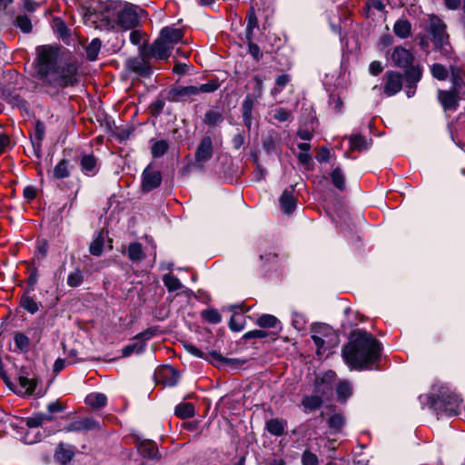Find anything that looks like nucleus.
I'll list each match as a JSON object with an SVG mask.
<instances>
[{"label":"nucleus","instance_id":"2","mask_svg":"<svg viewBox=\"0 0 465 465\" xmlns=\"http://www.w3.org/2000/svg\"><path fill=\"white\" fill-rule=\"evenodd\" d=\"M341 354L351 370L370 369L380 358L381 345L369 332L356 330L351 333Z\"/></svg>","mask_w":465,"mask_h":465},{"label":"nucleus","instance_id":"47","mask_svg":"<svg viewBox=\"0 0 465 465\" xmlns=\"http://www.w3.org/2000/svg\"><path fill=\"white\" fill-rule=\"evenodd\" d=\"M16 25L20 28V30L25 34H28L32 31V22L31 19L24 15H17L16 19Z\"/></svg>","mask_w":465,"mask_h":465},{"label":"nucleus","instance_id":"25","mask_svg":"<svg viewBox=\"0 0 465 465\" xmlns=\"http://www.w3.org/2000/svg\"><path fill=\"white\" fill-rule=\"evenodd\" d=\"M127 256L133 262H140L145 258L143 245L140 242H131L127 247Z\"/></svg>","mask_w":465,"mask_h":465},{"label":"nucleus","instance_id":"62","mask_svg":"<svg viewBox=\"0 0 465 465\" xmlns=\"http://www.w3.org/2000/svg\"><path fill=\"white\" fill-rule=\"evenodd\" d=\"M316 159L320 163L328 162L330 159V151L325 147L321 148L316 155Z\"/></svg>","mask_w":465,"mask_h":465},{"label":"nucleus","instance_id":"10","mask_svg":"<svg viewBox=\"0 0 465 465\" xmlns=\"http://www.w3.org/2000/svg\"><path fill=\"white\" fill-rule=\"evenodd\" d=\"M143 191H152L160 186L162 183V174L159 171L153 170L151 165L147 166L142 174Z\"/></svg>","mask_w":465,"mask_h":465},{"label":"nucleus","instance_id":"4","mask_svg":"<svg viewBox=\"0 0 465 465\" xmlns=\"http://www.w3.org/2000/svg\"><path fill=\"white\" fill-rule=\"evenodd\" d=\"M430 33L432 35V41L444 55L451 53L452 47L450 44L449 35L446 32L445 23L436 15H430L429 20Z\"/></svg>","mask_w":465,"mask_h":465},{"label":"nucleus","instance_id":"22","mask_svg":"<svg viewBox=\"0 0 465 465\" xmlns=\"http://www.w3.org/2000/svg\"><path fill=\"white\" fill-rule=\"evenodd\" d=\"M73 165L67 159H62L57 163L53 170V177L57 180L64 179L70 176Z\"/></svg>","mask_w":465,"mask_h":465},{"label":"nucleus","instance_id":"46","mask_svg":"<svg viewBox=\"0 0 465 465\" xmlns=\"http://www.w3.org/2000/svg\"><path fill=\"white\" fill-rule=\"evenodd\" d=\"M203 318L210 323L217 324L222 322V316L217 310L208 309L202 312Z\"/></svg>","mask_w":465,"mask_h":465},{"label":"nucleus","instance_id":"29","mask_svg":"<svg viewBox=\"0 0 465 465\" xmlns=\"http://www.w3.org/2000/svg\"><path fill=\"white\" fill-rule=\"evenodd\" d=\"M430 74L439 81H445L450 74V68L447 69L443 64L435 63L430 67Z\"/></svg>","mask_w":465,"mask_h":465},{"label":"nucleus","instance_id":"45","mask_svg":"<svg viewBox=\"0 0 465 465\" xmlns=\"http://www.w3.org/2000/svg\"><path fill=\"white\" fill-rule=\"evenodd\" d=\"M277 322L278 319L271 314H262L257 320V324L262 328H273Z\"/></svg>","mask_w":465,"mask_h":465},{"label":"nucleus","instance_id":"40","mask_svg":"<svg viewBox=\"0 0 465 465\" xmlns=\"http://www.w3.org/2000/svg\"><path fill=\"white\" fill-rule=\"evenodd\" d=\"M14 341L18 350H20L21 351H28L30 347V339L26 335H25L22 332H16L15 334Z\"/></svg>","mask_w":465,"mask_h":465},{"label":"nucleus","instance_id":"37","mask_svg":"<svg viewBox=\"0 0 465 465\" xmlns=\"http://www.w3.org/2000/svg\"><path fill=\"white\" fill-rule=\"evenodd\" d=\"M336 392L339 400L346 401L352 392L351 384L346 381L341 382L336 389Z\"/></svg>","mask_w":465,"mask_h":465},{"label":"nucleus","instance_id":"61","mask_svg":"<svg viewBox=\"0 0 465 465\" xmlns=\"http://www.w3.org/2000/svg\"><path fill=\"white\" fill-rule=\"evenodd\" d=\"M64 410V407L59 401H52L47 405V411L50 413L61 412Z\"/></svg>","mask_w":465,"mask_h":465},{"label":"nucleus","instance_id":"24","mask_svg":"<svg viewBox=\"0 0 465 465\" xmlns=\"http://www.w3.org/2000/svg\"><path fill=\"white\" fill-rule=\"evenodd\" d=\"M169 142L167 140H150L151 153L153 158H160L166 153L169 149Z\"/></svg>","mask_w":465,"mask_h":465},{"label":"nucleus","instance_id":"56","mask_svg":"<svg viewBox=\"0 0 465 465\" xmlns=\"http://www.w3.org/2000/svg\"><path fill=\"white\" fill-rule=\"evenodd\" d=\"M211 356L217 361L219 362H224V363H238L240 362L239 360L237 359H229V358H225L223 357L221 353L213 351L212 352H210Z\"/></svg>","mask_w":465,"mask_h":465},{"label":"nucleus","instance_id":"23","mask_svg":"<svg viewBox=\"0 0 465 465\" xmlns=\"http://www.w3.org/2000/svg\"><path fill=\"white\" fill-rule=\"evenodd\" d=\"M254 99L255 97L248 94L245 99L242 102V119L244 124L250 129L252 125V108L254 105Z\"/></svg>","mask_w":465,"mask_h":465},{"label":"nucleus","instance_id":"58","mask_svg":"<svg viewBox=\"0 0 465 465\" xmlns=\"http://www.w3.org/2000/svg\"><path fill=\"white\" fill-rule=\"evenodd\" d=\"M39 5L33 0H23L22 1V9L24 11L33 13L38 8Z\"/></svg>","mask_w":465,"mask_h":465},{"label":"nucleus","instance_id":"21","mask_svg":"<svg viewBox=\"0 0 465 465\" xmlns=\"http://www.w3.org/2000/svg\"><path fill=\"white\" fill-rule=\"evenodd\" d=\"M280 205L283 213L290 214L293 212L296 206V201L292 195V189L283 191L280 197Z\"/></svg>","mask_w":465,"mask_h":465},{"label":"nucleus","instance_id":"64","mask_svg":"<svg viewBox=\"0 0 465 465\" xmlns=\"http://www.w3.org/2000/svg\"><path fill=\"white\" fill-rule=\"evenodd\" d=\"M143 34L139 30H133L130 33V41L132 44L137 45L141 43Z\"/></svg>","mask_w":465,"mask_h":465},{"label":"nucleus","instance_id":"26","mask_svg":"<svg viewBox=\"0 0 465 465\" xmlns=\"http://www.w3.org/2000/svg\"><path fill=\"white\" fill-rule=\"evenodd\" d=\"M138 450L140 453L148 459H157L158 458V450L154 442L153 441H143L140 443Z\"/></svg>","mask_w":465,"mask_h":465},{"label":"nucleus","instance_id":"55","mask_svg":"<svg viewBox=\"0 0 465 465\" xmlns=\"http://www.w3.org/2000/svg\"><path fill=\"white\" fill-rule=\"evenodd\" d=\"M11 148V140L5 134H0V153Z\"/></svg>","mask_w":465,"mask_h":465},{"label":"nucleus","instance_id":"8","mask_svg":"<svg viewBox=\"0 0 465 465\" xmlns=\"http://www.w3.org/2000/svg\"><path fill=\"white\" fill-rule=\"evenodd\" d=\"M383 93L387 96H392L398 94L403 84L402 74L395 71H387L383 77Z\"/></svg>","mask_w":465,"mask_h":465},{"label":"nucleus","instance_id":"53","mask_svg":"<svg viewBox=\"0 0 465 465\" xmlns=\"http://www.w3.org/2000/svg\"><path fill=\"white\" fill-rule=\"evenodd\" d=\"M268 336V332L262 330H252L250 331H247L243 335V339L250 340V339H263Z\"/></svg>","mask_w":465,"mask_h":465},{"label":"nucleus","instance_id":"52","mask_svg":"<svg viewBox=\"0 0 465 465\" xmlns=\"http://www.w3.org/2000/svg\"><path fill=\"white\" fill-rule=\"evenodd\" d=\"M302 465H318L317 456L311 451H304L302 457Z\"/></svg>","mask_w":465,"mask_h":465},{"label":"nucleus","instance_id":"32","mask_svg":"<svg viewBox=\"0 0 465 465\" xmlns=\"http://www.w3.org/2000/svg\"><path fill=\"white\" fill-rule=\"evenodd\" d=\"M393 31L397 36L406 38L411 33V24L407 20H398L394 25Z\"/></svg>","mask_w":465,"mask_h":465},{"label":"nucleus","instance_id":"54","mask_svg":"<svg viewBox=\"0 0 465 465\" xmlns=\"http://www.w3.org/2000/svg\"><path fill=\"white\" fill-rule=\"evenodd\" d=\"M273 117L279 122H286L291 117V112L284 108H278L275 110Z\"/></svg>","mask_w":465,"mask_h":465},{"label":"nucleus","instance_id":"12","mask_svg":"<svg viewBox=\"0 0 465 465\" xmlns=\"http://www.w3.org/2000/svg\"><path fill=\"white\" fill-rule=\"evenodd\" d=\"M100 424L93 418H84L74 420L64 427L66 432H80L93 430H99Z\"/></svg>","mask_w":465,"mask_h":465},{"label":"nucleus","instance_id":"1","mask_svg":"<svg viewBox=\"0 0 465 465\" xmlns=\"http://www.w3.org/2000/svg\"><path fill=\"white\" fill-rule=\"evenodd\" d=\"M38 74L44 82L46 92L54 95L60 90L78 83V66L70 62L58 64L57 53L54 49L43 46L38 53Z\"/></svg>","mask_w":465,"mask_h":465},{"label":"nucleus","instance_id":"18","mask_svg":"<svg viewBox=\"0 0 465 465\" xmlns=\"http://www.w3.org/2000/svg\"><path fill=\"white\" fill-rule=\"evenodd\" d=\"M20 306L31 314L36 313L42 304L30 295V290H25L20 299Z\"/></svg>","mask_w":465,"mask_h":465},{"label":"nucleus","instance_id":"5","mask_svg":"<svg viewBox=\"0 0 465 465\" xmlns=\"http://www.w3.org/2000/svg\"><path fill=\"white\" fill-rule=\"evenodd\" d=\"M312 339L317 348V354L338 344L339 339L332 328L327 324H317L312 329Z\"/></svg>","mask_w":465,"mask_h":465},{"label":"nucleus","instance_id":"39","mask_svg":"<svg viewBox=\"0 0 465 465\" xmlns=\"http://www.w3.org/2000/svg\"><path fill=\"white\" fill-rule=\"evenodd\" d=\"M161 374L164 378H169L166 383L170 386H173L178 382L179 375L175 370L171 366H165L162 369Z\"/></svg>","mask_w":465,"mask_h":465},{"label":"nucleus","instance_id":"14","mask_svg":"<svg viewBox=\"0 0 465 465\" xmlns=\"http://www.w3.org/2000/svg\"><path fill=\"white\" fill-rule=\"evenodd\" d=\"M173 48V47L172 45L159 36L152 45L151 54L156 59H167L170 56Z\"/></svg>","mask_w":465,"mask_h":465},{"label":"nucleus","instance_id":"17","mask_svg":"<svg viewBox=\"0 0 465 465\" xmlns=\"http://www.w3.org/2000/svg\"><path fill=\"white\" fill-rule=\"evenodd\" d=\"M160 36L173 47L176 44L182 41L183 37V31L180 28L166 26L161 30Z\"/></svg>","mask_w":465,"mask_h":465},{"label":"nucleus","instance_id":"35","mask_svg":"<svg viewBox=\"0 0 465 465\" xmlns=\"http://www.w3.org/2000/svg\"><path fill=\"white\" fill-rule=\"evenodd\" d=\"M104 244V237L102 232L98 233L96 238L91 242L89 246V251L91 254L94 256H100L103 252V248Z\"/></svg>","mask_w":465,"mask_h":465},{"label":"nucleus","instance_id":"43","mask_svg":"<svg viewBox=\"0 0 465 465\" xmlns=\"http://www.w3.org/2000/svg\"><path fill=\"white\" fill-rule=\"evenodd\" d=\"M345 423V419L342 414L335 413L330 417L328 420L329 427L334 431H340Z\"/></svg>","mask_w":465,"mask_h":465},{"label":"nucleus","instance_id":"6","mask_svg":"<svg viewBox=\"0 0 465 465\" xmlns=\"http://www.w3.org/2000/svg\"><path fill=\"white\" fill-rule=\"evenodd\" d=\"M460 403L461 400L456 394L442 392L431 405L440 417H452L459 413Z\"/></svg>","mask_w":465,"mask_h":465},{"label":"nucleus","instance_id":"33","mask_svg":"<svg viewBox=\"0 0 465 465\" xmlns=\"http://www.w3.org/2000/svg\"><path fill=\"white\" fill-rule=\"evenodd\" d=\"M102 42L98 38H94L85 47L86 56L90 61H94L101 50Z\"/></svg>","mask_w":465,"mask_h":465},{"label":"nucleus","instance_id":"34","mask_svg":"<svg viewBox=\"0 0 465 465\" xmlns=\"http://www.w3.org/2000/svg\"><path fill=\"white\" fill-rule=\"evenodd\" d=\"M322 400L318 395L305 396L302 404L308 411H313L321 407Z\"/></svg>","mask_w":465,"mask_h":465},{"label":"nucleus","instance_id":"27","mask_svg":"<svg viewBox=\"0 0 465 465\" xmlns=\"http://www.w3.org/2000/svg\"><path fill=\"white\" fill-rule=\"evenodd\" d=\"M174 413L182 419H187L194 416V407L190 402H182L175 407Z\"/></svg>","mask_w":465,"mask_h":465},{"label":"nucleus","instance_id":"31","mask_svg":"<svg viewBox=\"0 0 465 465\" xmlns=\"http://www.w3.org/2000/svg\"><path fill=\"white\" fill-rule=\"evenodd\" d=\"M106 396L103 393H91L85 399V402L92 408H102L106 404Z\"/></svg>","mask_w":465,"mask_h":465},{"label":"nucleus","instance_id":"49","mask_svg":"<svg viewBox=\"0 0 465 465\" xmlns=\"http://www.w3.org/2000/svg\"><path fill=\"white\" fill-rule=\"evenodd\" d=\"M84 280L83 273L79 269H75L72 272L67 278V284L70 287H77L79 286Z\"/></svg>","mask_w":465,"mask_h":465},{"label":"nucleus","instance_id":"15","mask_svg":"<svg viewBox=\"0 0 465 465\" xmlns=\"http://www.w3.org/2000/svg\"><path fill=\"white\" fill-rule=\"evenodd\" d=\"M74 457V448L72 445L59 443L55 452L54 459L62 465H66Z\"/></svg>","mask_w":465,"mask_h":465},{"label":"nucleus","instance_id":"11","mask_svg":"<svg viewBox=\"0 0 465 465\" xmlns=\"http://www.w3.org/2000/svg\"><path fill=\"white\" fill-rule=\"evenodd\" d=\"M213 140L210 136H204L195 150L194 159L197 163H206L213 157Z\"/></svg>","mask_w":465,"mask_h":465},{"label":"nucleus","instance_id":"7","mask_svg":"<svg viewBox=\"0 0 465 465\" xmlns=\"http://www.w3.org/2000/svg\"><path fill=\"white\" fill-rule=\"evenodd\" d=\"M115 9L118 25L124 29H132L139 24L138 14L134 5L128 4L119 5Z\"/></svg>","mask_w":465,"mask_h":465},{"label":"nucleus","instance_id":"20","mask_svg":"<svg viewBox=\"0 0 465 465\" xmlns=\"http://www.w3.org/2000/svg\"><path fill=\"white\" fill-rule=\"evenodd\" d=\"M129 68L143 76L149 75L151 74V67L143 57H135L128 62Z\"/></svg>","mask_w":465,"mask_h":465},{"label":"nucleus","instance_id":"36","mask_svg":"<svg viewBox=\"0 0 465 465\" xmlns=\"http://www.w3.org/2000/svg\"><path fill=\"white\" fill-rule=\"evenodd\" d=\"M266 429L270 433L281 436L284 431V424L277 419H272L266 422Z\"/></svg>","mask_w":465,"mask_h":465},{"label":"nucleus","instance_id":"51","mask_svg":"<svg viewBox=\"0 0 465 465\" xmlns=\"http://www.w3.org/2000/svg\"><path fill=\"white\" fill-rule=\"evenodd\" d=\"M252 81L254 83V94L252 96L255 98H260L263 93V79L260 75H255Z\"/></svg>","mask_w":465,"mask_h":465},{"label":"nucleus","instance_id":"16","mask_svg":"<svg viewBox=\"0 0 465 465\" xmlns=\"http://www.w3.org/2000/svg\"><path fill=\"white\" fill-rule=\"evenodd\" d=\"M450 78L451 83L450 89L456 90L460 93H465V81L463 78V70L460 66H450Z\"/></svg>","mask_w":465,"mask_h":465},{"label":"nucleus","instance_id":"42","mask_svg":"<svg viewBox=\"0 0 465 465\" xmlns=\"http://www.w3.org/2000/svg\"><path fill=\"white\" fill-rule=\"evenodd\" d=\"M289 82L290 76L288 74H282L279 75L275 80V87L271 91L272 95L275 96L280 94Z\"/></svg>","mask_w":465,"mask_h":465},{"label":"nucleus","instance_id":"9","mask_svg":"<svg viewBox=\"0 0 465 465\" xmlns=\"http://www.w3.org/2000/svg\"><path fill=\"white\" fill-rule=\"evenodd\" d=\"M464 95L465 93H460L453 89L438 91V100L445 111H456L459 106V102Z\"/></svg>","mask_w":465,"mask_h":465},{"label":"nucleus","instance_id":"41","mask_svg":"<svg viewBox=\"0 0 465 465\" xmlns=\"http://www.w3.org/2000/svg\"><path fill=\"white\" fill-rule=\"evenodd\" d=\"M331 177L332 183L336 188L339 190H343L345 188V178L340 167H336L332 171Z\"/></svg>","mask_w":465,"mask_h":465},{"label":"nucleus","instance_id":"50","mask_svg":"<svg viewBox=\"0 0 465 465\" xmlns=\"http://www.w3.org/2000/svg\"><path fill=\"white\" fill-rule=\"evenodd\" d=\"M242 316L240 314H233L231 317L229 327L233 331H240L243 329V324L242 321Z\"/></svg>","mask_w":465,"mask_h":465},{"label":"nucleus","instance_id":"57","mask_svg":"<svg viewBox=\"0 0 465 465\" xmlns=\"http://www.w3.org/2000/svg\"><path fill=\"white\" fill-rule=\"evenodd\" d=\"M248 46L250 54L254 60L259 61L262 57V53L261 52L260 47L254 43L248 44Z\"/></svg>","mask_w":465,"mask_h":465},{"label":"nucleus","instance_id":"38","mask_svg":"<svg viewBox=\"0 0 465 465\" xmlns=\"http://www.w3.org/2000/svg\"><path fill=\"white\" fill-rule=\"evenodd\" d=\"M19 385L21 389L23 390V392L25 394H32L35 389L36 386V381L35 379H29L25 376H20L19 379Z\"/></svg>","mask_w":465,"mask_h":465},{"label":"nucleus","instance_id":"63","mask_svg":"<svg viewBox=\"0 0 465 465\" xmlns=\"http://www.w3.org/2000/svg\"><path fill=\"white\" fill-rule=\"evenodd\" d=\"M246 22H247L246 27H250V29H254L257 26L258 21H257V17H256L253 10H252L248 14V15L246 17Z\"/></svg>","mask_w":465,"mask_h":465},{"label":"nucleus","instance_id":"19","mask_svg":"<svg viewBox=\"0 0 465 465\" xmlns=\"http://www.w3.org/2000/svg\"><path fill=\"white\" fill-rule=\"evenodd\" d=\"M82 172L86 175H94L97 171V158L94 154H84L80 159Z\"/></svg>","mask_w":465,"mask_h":465},{"label":"nucleus","instance_id":"30","mask_svg":"<svg viewBox=\"0 0 465 465\" xmlns=\"http://www.w3.org/2000/svg\"><path fill=\"white\" fill-rule=\"evenodd\" d=\"M163 282L169 292L178 291L183 288V284L180 280L171 273L164 274L163 276Z\"/></svg>","mask_w":465,"mask_h":465},{"label":"nucleus","instance_id":"3","mask_svg":"<svg viewBox=\"0 0 465 465\" xmlns=\"http://www.w3.org/2000/svg\"><path fill=\"white\" fill-rule=\"evenodd\" d=\"M219 86L220 84L216 80L209 81L199 86H174L168 92L167 99L171 102L191 101L200 94H209L216 91Z\"/></svg>","mask_w":465,"mask_h":465},{"label":"nucleus","instance_id":"28","mask_svg":"<svg viewBox=\"0 0 465 465\" xmlns=\"http://www.w3.org/2000/svg\"><path fill=\"white\" fill-rule=\"evenodd\" d=\"M223 121V114L217 110H209L204 114L203 123L209 126H217Z\"/></svg>","mask_w":465,"mask_h":465},{"label":"nucleus","instance_id":"13","mask_svg":"<svg viewBox=\"0 0 465 465\" xmlns=\"http://www.w3.org/2000/svg\"><path fill=\"white\" fill-rule=\"evenodd\" d=\"M391 60L395 66L406 69L412 64L413 55L403 47H396L391 54Z\"/></svg>","mask_w":465,"mask_h":465},{"label":"nucleus","instance_id":"44","mask_svg":"<svg viewBox=\"0 0 465 465\" xmlns=\"http://www.w3.org/2000/svg\"><path fill=\"white\" fill-rule=\"evenodd\" d=\"M350 147L353 151H362L367 148V141L361 135H352L350 137Z\"/></svg>","mask_w":465,"mask_h":465},{"label":"nucleus","instance_id":"60","mask_svg":"<svg viewBox=\"0 0 465 465\" xmlns=\"http://www.w3.org/2000/svg\"><path fill=\"white\" fill-rule=\"evenodd\" d=\"M382 70H383V66H382L381 62H379V61H372L370 64L369 72L372 75L380 74L382 72Z\"/></svg>","mask_w":465,"mask_h":465},{"label":"nucleus","instance_id":"48","mask_svg":"<svg viewBox=\"0 0 465 465\" xmlns=\"http://www.w3.org/2000/svg\"><path fill=\"white\" fill-rule=\"evenodd\" d=\"M422 72L420 67H411L406 71L408 84H416L421 78Z\"/></svg>","mask_w":465,"mask_h":465},{"label":"nucleus","instance_id":"59","mask_svg":"<svg viewBox=\"0 0 465 465\" xmlns=\"http://www.w3.org/2000/svg\"><path fill=\"white\" fill-rule=\"evenodd\" d=\"M299 163L303 165L306 169H309V165L312 161V156L309 153H299L298 155Z\"/></svg>","mask_w":465,"mask_h":465}]
</instances>
